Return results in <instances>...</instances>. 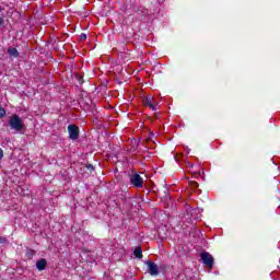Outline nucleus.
Segmentation results:
<instances>
[{"instance_id":"39448f33","label":"nucleus","mask_w":280,"mask_h":280,"mask_svg":"<svg viewBox=\"0 0 280 280\" xmlns=\"http://www.w3.org/2000/svg\"><path fill=\"white\" fill-rule=\"evenodd\" d=\"M143 104H144V106H149V108H151V110H156V106H159V102H156L154 100V96H152V95L145 96L143 100Z\"/></svg>"},{"instance_id":"f3484780","label":"nucleus","mask_w":280,"mask_h":280,"mask_svg":"<svg viewBox=\"0 0 280 280\" xmlns=\"http://www.w3.org/2000/svg\"><path fill=\"white\" fill-rule=\"evenodd\" d=\"M33 254V250L31 249V250H28V255H32Z\"/></svg>"},{"instance_id":"423d86ee","label":"nucleus","mask_w":280,"mask_h":280,"mask_svg":"<svg viewBox=\"0 0 280 280\" xmlns=\"http://www.w3.org/2000/svg\"><path fill=\"white\" fill-rule=\"evenodd\" d=\"M148 272L151 275V277H156L159 275V266L154 264L153 261H148Z\"/></svg>"},{"instance_id":"9d476101","label":"nucleus","mask_w":280,"mask_h":280,"mask_svg":"<svg viewBox=\"0 0 280 280\" xmlns=\"http://www.w3.org/2000/svg\"><path fill=\"white\" fill-rule=\"evenodd\" d=\"M5 117V108L0 106V119H3Z\"/></svg>"},{"instance_id":"9b49d317","label":"nucleus","mask_w":280,"mask_h":280,"mask_svg":"<svg viewBox=\"0 0 280 280\" xmlns=\"http://www.w3.org/2000/svg\"><path fill=\"white\" fill-rule=\"evenodd\" d=\"M8 242V238L0 236V244H5Z\"/></svg>"},{"instance_id":"f8f14e48","label":"nucleus","mask_w":280,"mask_h":280,"mask_svg":"<svg viewBox=\"0 0 280 280\" xmlns=\"http://www.w3.org/2000/svg\"><path fill=\"white\" fill-rule=\"evenodd\" d=\"M3 23H5V21L3 20V18H0V27H3Z\"/></svg>"},{"instance_id":"4468645a","label":"nucleus","mask_w":280,"mask_h":280,"mask_svg":"<svg viewBox=\"0 0 280 280\" xmlns=\"http://www.w3.org/2000/svg\"><path fill=\"white\" fill-rule=\"evenodd\" d=\"M88 170H92V171H93V170H95V168L93 167V165L89 164V165H88Z\"/></svg>"},{"instance_id":"a211bd4d","label":"nucleus","mask_w":280,"mask_h":280,"mask_svg":"<svg viewBox=\"0 0 280 280\" xmlns=\"http://www.w3.org/2000/svg\"><path fill=\"white\" fill-rule=\"evenodd\" d=\"M187 152H189V148H186Z\"/></svg>"},{"instance_id":"ddd939ff","label":"nucleus","mask_w":280,"mask_h":280,"mask_svg":"<svg viewBox=\"0 0 280 280\" xmlns=\"http://www.w3.org/2000/svg\"><path fill=\"white\" fill-rule=\"evenodd\" d=\"M3 159V149L0 148V160Z\"/></svg>"},{"instance_id":"0eeeda50","label":"nucleus","mask_w":280,"mask_h":280,"mask_svg":"<svg viewBox=\"0 0 280 280\" xmlns=\"http://www.w3.org/2000/svg\"><path fill=\"white\" fill-rule=\"evenodd\" d=\"M36 268L39 271H43L47 268V259L42 258L39 260L36 261Z\"/></svg>"},{"instance_id":"7ed1b4c3","label":"nucleus","mask_w":280,"mask_h":280,"mask_svg":"<svg viewBox=\"0 0 280 280\" xmlns=\"http://www.w3.org/2000/svg\"><path fill=\"white\" fill-rule=\"evenodd\" d=\"M68 132H69V137H70V139H72V141H75V139H79V137H80V128H78L77 125H69Z\"/></svg>"},{"instance_id":"f03ea898","label":"nucleus","mask_w":280,"mask_h":280,"mask_svg":"<svg viewBox=\"0 0 280 280\" xmlns=\"http://www.w3.org/2000/svg\"><path fill=\"white\" fill-rule=\"evenodd\" d=\"M129 183L132 187H136V189H141L143 187V177L138 173H135L129 176Z\"/></svg>"},{"instance_id":"dca6fc26","label":"nucleus","mask_w":280,"mask_h":280,"mask_svg":"<svg viewBox=\"0 0 280 280\" xmlns=\"http://www.w3.org/2000/svg\"><path fill=\"white\" fill-rule=\"evenodd\" d=\"M194 187H198V183H194Z\"/></svg>"},{"instance_id":"6e6552de","label":"nucleus","mask_w":280,"mask_h":280,"mask_svg":"<svg viewBox=\"0 0 280 280\" xmlns=\"http://www.w3.org/2000/svg\"><path fill=\"white\" fill-rule=\"evenodd\" d=\"M8 54L11 56V58H19V50L14 47H10L8 49Z\"/></svg>"},{"instance_id":"f257e3e1","label":"nucleus","mask_w":280,"mask_h":280,"mask_svg":"<svg viewBox=\"0 0 280 280\" xmlns=\"http://www.w3.org/2000/svg\"><path fill=\"white\" fill-rule=\"evenodd\" d=\"M9 126L11 130H14L15 132H24V130H26L23 118H21L16 114L11 115V117L9 118Z\"/></svg>"},{"instance_id":"2eb2a0df","label":"nucleus","mask_w":280,"mask_h":280,"mask_svg":"<svg viewBox=\"0 0 280 280\" xmlns=\"http://www.w3.org/2000/svg\"><path fill=\"white\" fill-rule=\"evenodd\" d=\"M82 39H86V34H81Z\"/></svg>"},{"instance_id":"1a4fd4ad","label":"nucleus","mask_w":280,"mask_h":280,"mask_svg":"<svg viewBox=\"0 0 280 280\" xmlns=\"http://www.w3.org/2000/svg\"><path fill=\"white\" fill-rule=\"evenodd\" d=\"M133 255L135 257H137L138 259H143V250L141 249V247H137L133 250Z\"/></svg>"},{"instance_id":"20e7f679","label":"nucleus","mask_w":280,"mask_h":280,"mask_svg":"<svg viewBox=\"0 0 280 280\" xmlns=\"http://www.w3.org/2000/svg\"><path fill=\"white\" fill-rule=\"evenodd\" d=\"M201 261L205 266H208V268H213V256H211L209 252L201 253Z\"/></svg>"}]
</instances>
